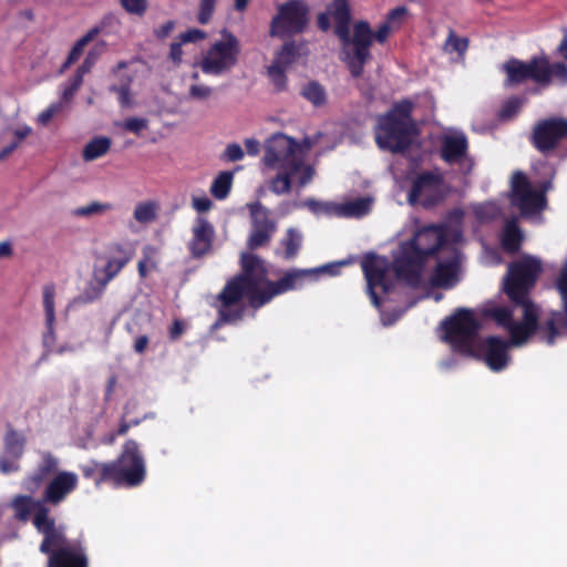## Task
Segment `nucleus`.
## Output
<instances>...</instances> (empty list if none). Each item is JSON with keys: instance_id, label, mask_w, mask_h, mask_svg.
Segmentation results:
<instances>
[{"instance_id": "obj_1", "label": "nucleus", "mask_w": 567, "mask_h": 567, "mask_svg": "<svg viewBox=\"0 0 567 567\" xmlns=\"http://www.w3.org/2000/svg\"><path fill=\"white\" fill-rule=\"evenodd\" d=\"M311 269H290L276 281L268 279L265 261L256 254L241 252L240 272L228 279L217 295L218 318L212 326L217 329L225 323H234L243 319L246 298L252 309H259L275 297L302 287Z\"/></svg>"}, {"instance_id": "obj_2", "label": "nucleus", "mask_w": 567, "mask_h": 567, "mask_svg": "<svg viewBox=\"0 0 567 567\" xmlns=\"http://www.w3.org/2000/svg\"><path fill=\"white\" fill-rule=\"evenodd\" d=\"M446 243L447 231L444 225L420 228L412 238L400 243L398 255L393 259L396 278L417 287L426 260L436 255Z\"/></svg>"}, {"instance_id": "obj_3", "label": "nucleus", "mask_w": 567, "mask_h": 567, "mask_svg": "<svg viewBox=\"0 0 567 567\" xmlns=\"http://www.w3.org/2000/svg\"><path fill=\"white\" fill-rule=\"evenodd\" d=\"M413 109V102L405 99L378 117L375 143L381 150L403 153L410 148L416 133Z\"/></svg>"}, {"instance_id": "obj_4", "label": "nucleus", "mask_w": 567, "mask_h": 567, "mask_svg": "<svg viewBox=\"0 0 567 567\" xmlns=\"http://www.w3.org/2000/svg\"><path fill=\"white\" fill-rule=\"evenodd\" d=\"M506 74L504 85L514 87L532 80L539 86H548L553 79L567 83V66L561 62L550 63L546 55L533 56L529 61L508 59L502 66Z\"/></svg>"}, {"instance_id": "obj_5", "label": "nucleus", "mask_w": 567, "mask_h": 567, "mask_svg": "<svg viewBox=\"0 0 567 567\" xmlns=\"http://www.w3.org/2000/svg\"><path fill=\"white\" fill-rule=\"evenodd\" d=\"M543 271L542 261L529 255L512 261L503 278V291L512 305L535 303L530 293Z\"/></svg>"}, {"instance_id": "obj_6", "label": "nucleus", "mask_w": 567, "mask_h": 567, "mask_svg": "<svg viewBox=\"0 0 567 567\" xmlns=\"http://www.w3.org/2000/svg\"><path fill=\"white\" fill-rule=\"evenodd\" d=\"M391 25L383 22L375 32L372 31L369 22L358 21L353 27V35L350 44H352L351 51H344V63L352 78L359 79L364 72V65L371 59L370 48L373 40L379 43H384L390 34Z\"/></svg>"}, {"instance_id": "obj_7", "label": "nucleus", "mask_w": 567, "mask_h": 567, "mask_svg": "<svg viewBox=\"0 0 567 567\" xmlns=\"http://www.w3.org/2000/svg\"><path fill=\"white\" fill-rule=\"evenodd\" d=\"M515 307L523 308V320L513 321L507 329L509 333L511 346L520 347L528 342V340L537 334L538 339L548 346L555 344L557 340V331L555 328V320L547 317L542 322L539 321V308L536 303L514 305Z\"/></svg>"}, {"instance_id": "obj_8", "label": "nucleus", "mask_w": 567, "mask_h": 567, "mask_svg": "<svg viewBox=\"0 0 567 567\" xmlns=\"http://www.w3.org/2000/svg\"><path fill=\"white\" fill-rule=\"evenodd\" d=\"M32 495L31 493L16 495L10 502V507L19 522H28L32 516L34 528L43 536L42 549L47 550L48 544L56 537L54 532L59 525L51 516L50 508L45 506L42 497L34 498Z\"/></svg>"}, {"instance_id": "obj_9", "label": "nucleus", "mask_w": 567, "mask_h": 567, "mask_svg": "<svg viewBox=\"0 0 567 567\" xmlns=\"http://www.w3.org/2000/svg\"><path fill=\"white\" fill-rule=\"evenodd\" d=\"M55 539L42 549V543L39 546L40 553L48 556L47 567H89V557L85 540L82 537L68 539L64 527L59 525L55 528Z\"/></svg>"}, {"instance_id": "obj_10", "label": "nucleus", "mask_w": 567, "mask_h": 567, "mask_svg": "<svg viewBox=\"0 0 567 567\" xmlns=\"http://www.w3.org/2000/svg\"><path fill=\"white\" fill-rule=\"evenodd\" d=\"M109 463L112 470L113 487H135L145 480V460L138 443L132 439L125 441L120 455Z\"/></svg>"}, {"instance_id": "obj_11", "label": "nucleus", "mask_w": 567, "mask_h": 567, "mask_svg": "<svg viewBox=\"0 0 567 567\" xmlns=\"http://www.w3.org/2000/svg\"><path fill=\"white\" fill-rule=\"evenodd\" d=\"M220 33L223 39L213 43L199 62L205 74L218 76L229 72L238 63L241 51L239 40L227 29Z\"/></svg>"}, {"instance_id": "obj_12", "label": "nucleus", "mask_w": 567, "mask_h": 567, "mask_svg": "<svg viewBox=\"0 0 567 567\" xmlns=\"http://www.w3.org/2000/svg\"><path fill=\"white\" fill-rule=\"evenodd\" d=\"M444 340L455 350L472 353L473 341L480 330V322L470 309L460 308L441 323Z\"/></svg>"}, {"instance_id": "obj_13", "label": "nucleus", "mask_w": 567, "mask_h": 567, "mask_svg": "<svg viewBox=\"0 0 567 567\" xmlns=\"http://www.w3.org/2000/svg\"><path fill=\"white\" fill-rule=\"evenodd\" d=\"M309 7L302 0H288L280 4L270 21L269 35L286 39L302 33L309 23Z\"/></svg>"}, {"instance_id": "obj_14", "label": "nucleus", "mask_w": 567, "mask_h": 567, "mask_svg": "<svg viewBox=\"0 0 567 567\" xmlns=\"http://www.w3.org/2000/svg\"><path fill=\"white\" fill-rule=\"evenodd\" d=\"M391 266L393 262L384 256H379L374 252H368L361 260V268L367 280V289L371 302L375 307H381L382 300L378 293L380 290L386 295L393 289V281L390 278Z\"/></svg>"}, {"instance_id": "obj_15", "label": "nucleus", "mask_w": 567, "mask_h": 567, "mask_svg": "<svg viewBox=\"0 0 567 567\" xmlns=\"http://www.w3.org/2000/svg\"><path fill=\"white\" fill-rule=\"evenodd\" d=\"M264 163L269 168L300 171L302 156L298 143L282 133H275L266 142Z\"/></svg>"}, {"instance_id": "obj_16", "label": "nucleus", "mask_w": 567, "mask_h": 567, "mask_svg": "<svg viewBox=\"0 0 567 567\" xmlns=\"http://www.w3.org/2000/svg\"><path fill=\"white\" fill-rule=\"evenodd\" d=\"M250 216V231L246 240L248 252L267 247L277 233V220L271 218L268 207L256 200L246 205Z\"/></svg>"}, {"instance_id": "obj_17", "label": "nucleus", "mask_w": 567, "mask_h": 567, "mask_svg": "<svg viewBox=\"0 0 567 567\" xmlns=\"http://www.w3.org/2000/svg\"><path fill=\"white\" fill-rule=\"evenodd\" d=\"M444 177L439 171H425L420 173L412 183L408 194V200L411 205L420 204L429 209L443 202L445 193L443 192Z\"/></svg>"}, {"instance_id": "obj_18", "label": "nucleus", "mask_w": 567, "mask_h": 567, "mask_svg": "<svg viewBox=\"0 0 567 567\" xmlns=\"http://www.w3.org/2000/svg\"><path fill=\"white\" fill-rule=\"evenodd\" d=\"M564 141H567V118L548 117L533 128L532 144L543 154L554 151Z\"/></svg>"}, {"instance_id": "obj_19", "label": "nucleus", "mask_w": 567, "mask_h": 567, "mask_svg": "<svg viewBox=\"0 0 567 567\" xmlns=\"http://www.w3.org/2000/svg\"><path fill=\"white\" fill-rule=\"evenodd\" d=\"M330 16L333 18L336 22V35L340 39L343 47L349 45L351 41V10L349 6V0H332V2L328 7V12H321L318 14L317 24L318 28L323 32H327L331 27Z\"/></svg>"}, {"instance_id": "obj_20", "label": "nucleus", "mask_w": 567, "mask_h": 567, "mask_svg": "<svg viewBox=\"0 0 567 567\" xmlns=\"http://www.w3.org/2000/svg\"><path fill=\"white\" fill-rule=\"evenodd\" d=\"M6 427L3 452L0 456V472L2 474H10L19 472L21 468L20 460L25 451L27 436L23 432L14 429L11 423H7Z\"/></svg>"}, {"instance_id": "obj_21", "label": "nucleus", "mask_w": 567, "mask_h": 567, "mask_svg": "<svg viewBox=\"0 0 567 567\" xmlns=\"http://www.w3.org/2000/svg\"><path fill=\"white\" fill-rule=\"evenodd\" d=\"M40 460L35 468L27 474L21 482L24 491L35 494L44 483H48L60 471V458L50 451H40Z\"/></svg>"}, {"instance_id": "obj_22", "label": "nucleus", "mask_w": 567, "mask_h": 567, "mask_svg": "<svg viewBox=\"0 0 567 567\" xmlns=\"http://www.w3.org/2000/svg\"><path fill=\"white\" fill-rule=\"evenodd\" d=\"M511 342L498 336H488L482 340V359L491 371L501 372L507 368L511 361Z\"/></svg>"}, {"instance_id": "obj_23", "label": "nucleus", "mask_w": 567, "mask_h": 567, "mask_svg": "<svg viewBox=\"0 0 567 567\" xmlns=\"http://www.w3.org/2000/svg\"><path fill=\"white\" fill-rule=\"evenodd\" d=\"M79 485V477L74 472L61 471L45 485L42 499L45 506H58L73 493Z\"/></svg>"}, {"instance_id": "obj_24", "label": "nucleus", "mask_w": 567, "mask_h": 567, "mask_svg": "<svg viewBox=\"0 0 567 567\" xmlns=\"http://www.w3.org/2000/svg\"><path fill=\"white\" fill-rule=\"evenodd\" d=\"M215 228L213 224L203 216L194 220L192 227V239L188 243V250L194 259H200L213 251L215 240Z\"/></svg>"}, {"instance_id": "obj_25", "label": "nucleus", "mask_w": 567, "mask_h": 567, "mask_svg": "<svg viewBox=\"0 0 567 567\" xmlns=\"http://www.w3.org/2000/svg\"><path fill=\"white\" fill-rule=\"evenodd\" d=\"M134 250L118 243L107 246L102 259L105 265L101 269H96L97 274L106 281L111 282L123 268L133 259Z\"/></svg>"}, {"instance_id": "obj_26", "label": "nucleus", "mask_w": 567, "mask_h": 567, "mask_svg": "<svg viewBox=\"0 0 567 567\" xmlns=\"http://www.w3.org/2000/svg\"><path fill=\"white\" fill-rule=\"evenodd\" d=\"M467 150L465 135H446L442 141L441 157L449 164L458 163L466 156Z\"/></svg>"}, {"instance_id": "obj_27", "label": "nucleus", "mask_w": 567, "mask_h": 567, "mask_svg": "<svg viewBox=\"0 0 567 567\" xmlns=\"http://www.w3.org/2000/svg\"><path fill=\"white\" fill-rule=\"evenodd\" d=\"M81 473L84 478L94 482L95 486L102 484H110L113 486L112 470L109 462H97L90 460L89 462L80 465Z\"/></svg>"}, {"instance_id": "obj_28", "label": "nucleus", "mask_w": 567, "mask_h": 567, "mask_svg": "<svg viewBox=\"0 0 567 567\" xmlns=\"http://www.w3.org/2000/svg\"><path fill=\"white\" fill-rule=\"evenodd\" d=\"M109 284V281H106L97 274V270H94L93 279L90 280L82 292L73 299V303L90 305L100 300L103 297Z\"/></svg>"}, {"instance_id": "obj_29", "label": "nucleus", "mask_w": 567, "mask_h": 567, "mask_svg": "<svg viewBox=\"0 0 567 567\" xmlns=\"http://www.w3.org/2000/svg\"><path fill=\"white\" fill-rule=\"evenodd\" d=\"M457 265L454 261L439 262L430 279L435 288L450 289L456 282Z\"/></svg>"}, {"instance_id": "obj_30", "label": "nucleus", "mask_w": 567, "mask_h": 567, "mask_svg": "<svg viewBox=\"0 0 567 567\" xmlns=\"http://www.w3.org/2000/svg\"><path fill=\"white\" fill-rule=\"evenodd\" d=\"M302 234L298 229L289 227L279 243L282 248L281 257L285 260L295 259L302 247Z\"/></svg>"}, {"instance_id": "obj_31", "label": "nucleus", "mask_w": 567, "mask_h": 567, "mask_svg": "<svg viewBox=\"0 0 567 567\" xmlns=\"http://www.w3.org/2000/svg\"><path fill=\"white\" fill-rule=\"evenodd\" d=\"M524 239L523 233L515 219L508 220L505 224L501 237V244L505 251L515 254L520 249Z\"/></svg>"}, {"instance_id": "obj_32", "label": "nucleus", "mask_w": 567, "mask_h": 567, "mask_svg": "<svg viewBox=\"0 0 567 567\" xmlns=\"http://www.w3.org/2000/svg\"><path fill=\"white\" fill-rule=\"evenodd\" d=\"M511 203L523 214H535L544 208L546 198L543 193L532 189L516 199H512Z\"/></svg>"}, {"instance_id": "obj_33", "label": "nucleus", "mask_w": 567, "mask_h": 567, "mask_svg": "<svg viewBox=\"0 0 567 567\" xmlns=\"http://www.w3.org/2000/svg\"><path fill=\"white\" fill-rule=\"evenodd\" d=\"M234 174L233 171H223L214 178L210 185V194L214 198L221 200L229 195Z\"/></svg>"}, {"instance_id": "obj_34", "label": "nucleus", "mask_w": 567, "mask_h": 567, "mask_svg": "<svg viewBox=\"0 0 567 567\" xmlns=\"http://www.w3.org/2000/svg\"><path fill=\"white\" fill-rule=\"evenodd\" d=\"M100 28L94 27L87 31L82 38H80L72 47L65 62L62 65L61 72L65 69L70 68L74 62H76L82 55L84 48L94 40V38L100 33Z\"/></svg>"}, {"instance_id": "obj_35", "label": "nucleus", "mask_w": 567, "mask_h": 567, "mask_svg": "<svg viewBox=\"0 0 567 567\" xmlns=\"http://www.w3.org/2000/svg\"><path fill=\"white\" fill-rule=\"evenodd\" d=\"M279 173L269 181V189L276 195L288 194L291 190V178L299 173L290 168H278Z\"/></svg>"}, {"instance_id": "obj_36", "label": "nucleus", "mask_w": 567, "mask_h": 567, "mask_svg": "<svg viewBox=\"0 0 567 567\" xmlns=\"http://www.w3.org/2000/svg\"><path fill=\"white\" fill-rule=\"evenodd\" d=\"M300 94L315 107L323 106L328 100L324 86L321 85L318 81L308 82L306 85H303Z\"/></svg>"}, {"instance_id": "obj_37", "label": "nucleus", "mask_w": 567, "mask_h": 567, "mask_svg": "<svg viewBox=\"0 0 567 567\" xmlns=\"http://www.w3.org/2000/svg\"><path fill=\"white\" fill-rule=\"evenodd\" d=\"M55 286L48 284L43 287V308L45 313V323L48 332L53 334V326L55 321Z\"/></svg>"}, {"instance_id": "obj_38", "label": "nucleus", "mask_w": 567, "mask_h": 567, "mask_svg": "<svg viewBox=\"0 0 567 567\" xmlns=\"http://www.w3.org/2000/svg\"><path fill=\"white\" fill-rule=\"evenodd\" d=\"M299 55V48L293 40L286 41L282 47L276 52L275 59L271 64L287 69L290 66Z\"/></svg>"}, {"instance_id": "obj_39", "label": "nucleus", "mask_w": 567, "mask_h": 567, "mask_svg": "<svg viewBox=\"0 0 567 567\" xmlns=\"http://www.w3.org/2000/svg\"><path fill=\"white\" fill-rule=\"evenodd\" d=\"M111 147V140L106 136H100L91 140L83 150V158L86 162L94 161L105 155Z\"/></svg>"}, {"instance_id": "obj_40", "label": "nucleus", "mask_w": 567, "mask_h": 567, "mask_svg": "<svg viewBox=\"0 0 567 567\" xmlns=\"http://www.w3.org/2000/svg\"><path fill=\"white\" fill-rule=\"evenodd\" d=\"M484 315L487 318L493 319L498 327L508 329L514 321L513 311L506 306H493L484 310Z\"/></svg>"}, {"instance_id": "obj_41", "label": "nucleus", "mask_w": 567, "mask_h": 567, "mask_svg": "<svg viewBox=\"0 0 567 567\" xmlns=\"http://www.w3.org/2000/svg\"><path fill=\"white\" fill-rule=\"evenodd\" d=\"M372 198L359 197L342 205V210L347 216L362 217L371 210Z\"/></svg>"}, {"instance_id": "obj_42", "label": "nucleus", "mask_w": 567, "mask_h": 567, "mask_svg": "<svg viewBox=\"0 0 567 567\" xmlns=\"http://www.w3.org/2000/svg\"><path fill=\"white\" fill-rule=\"evenodd\" d=\"M470 41L467 38H460L454 30H450L444 42V50L449 53L456 52L464 55L468 49Z\"/></svg>"}, {"instance_id": "obj_43", "label": "nucleus", "mask_w": 567, "mask_h": 567, "mask_svg": "<svg viewBox=\"0 0 567 567\" xmlns=\"http://www.w3.org/2000/svg\"><path fill=\"white\" fill-rule=\"evenodd\" d=\"M114 208L111 203H99L92 202L86 206L78 207L72 210V215L75 217H89L95 214H103Z\"/></svg>"}, {"instance_id": "obj_44", "label": "nucleus", "mask_w": 567, "mask_h": 567, "mask_svg": "<svg viewBox=\"0 0 567 567\" xmlns=\"http://www.w3.org/2000/svg\"><path fill=\"white\" fill-rule=\"evenodd\" d=\"M532 189L527 176L523 172H515L512 177L511 200Z\"/></svg>"}, {"instance_id": "obj_45", "label": "nucleus", "mask_w": 567, "mask_h": 567, "mask_svg": "<svg viewBox=\"0 0 567 567\" xmlns=\"http://www.w3.org/2000/svg\"><path fill=\"white\" fill-rule=\"evenodd\" d=\"M134 218L141 224H147L156 218V205L152 202L138 203L134 209Z\"/></svg>"}, {"instance_id": "obj_46", "label": "nucleus", "mask_w": 567, "mask_h": 567, "mask_svg": "<svg viewBox=\"0 0 567 567\" xmlns=\"http://www.w3.org/2000/svg\"><path fill=\"white\" fill-rule=\"evenodd\" d=\"M548 317L555 320L557 338L567 334V298L561 300V310L551 311Z\"/></svg>"}, {"instance_id": "obj_47", "label": "nucleus", "mask_w": 567, "mask_h": 567, "mask_svg": "<svg viewBox=\"0 0 567 567\" xmlns=\"http://www.w3.org/2000/svg\"><path fill=\"white\" fill-rule=\"evenodd\" d=\"M286 70L274 64L268 68V75L277 91H284L287 87Z\"/></svg>"}, {"instance_id": "obj_48", "label": "nucleus", "mask_w": 567, "mask_h": 567, "mask_svg": "<svg viewBox=\"0 0 567 567\" xmlns=\"http://www.w3.org/2000/svg\"><path fill=\"white\" fill-rule=\"evenodd\" d=\"M82 84L83 80L80 79V75L73 74L69 79L68 83L63 85L61 95L62 101L65 103L72 101V99L74 97L75 93L79 91Z\"/></svg>"}, {"instance_id": "obj_49", "label": "nucleus", "mask_w": 567, "mask_h": 567, "mask_svg": "<svg viewBox=\"0 0 567 567\" xmlns=\"http://www.w3.org/2000/svg\"><path fill=\"white\" fill-rule=\"evenodd\" d=\"M216 0H200L199 9L197 13L198 23L205 25L207 24L215 12Z\"/></svg>"}, {"instance_id": "obj_50", "label": "nucleus", "mask_w": 567, "mask_h": 567, "mask_svg": "<svg viewBox=\"0 0 567 567\" xmlns=\"http://www.w3.org/2000/svg\"><path fill=\"white\" fill-rule=\"evenodd\" d=\"M122 8L130 14L143 17L147 11V0H120Z\"/></svg>"}, {"instance_id": "obj_51", "label": "nucleus", "mask_w": 567, "mask_h": 567, "mask_svg": "<svg viewBox=\"0 0 567 567\" xmlns=\"http://www.w3.org/2000/svg\"><path fill=\"white\" fill-rule=\"evenodd\" d=\"M408 14V9L404 6L396 7L389 11L386 14V20L384 22L389 23L392 29H398L401 27L404 18Z\"/></svg>"}, {"instance_id": "obj_52", "label": "nucleus", "mask_w": 567, "mask_h": 567, "mask_svg": "<svg viewBox=\"0 0 567 567\" xmlns=\"http://www.w3.org/2000/svg\"><path fill=\"white\" fill-rule=\"evenodd\" d=\"M555 288L560 296V300L567 298V258L564 260L563 266L557 275Z\"/></svg>"}, {"instance_id": "obj_53", "label": "nucleus", "mask_w": 567, "mask_h": 567, "mask_svg": "<svg viewBox=\"0 0 567 567\" xmlns=\"http://www.w3.org/2000/svg\"><path fill=\"white\" fill-rule=\"evenodd\" d=\"M245 156V153L241 146L237 143L228 144L221 155V159L226 162H238L241 161Z\"/></svg>"}, {"instance_id": "obj_54", "label": "nucleus", "mask_w": 567, "mask_h": 567, "mask_svg": "<svg viewBox=\"0 0 567 567\" xmlns=\"http://www.w3.org/2000/svg\"><path fill=\"white\" fill-rule=\"evenodd\" d=\"M147 125L148 122L146 118L130 117L125 120L123 127L124 130L138 135L143 130L147 128Z\"/></svg>"}, {"instance_id": "obj_55", "label": "nucleus", "mask_w": 567, "mask_h": 567, "mask_svg": "<svg viewBox=\"0 0 567 567\" xmlns=\"http://www.w3.org/2000/svg\"><path fill=\"white\" fill-rule=\"evenodd\" d=\"M212 93L213 89L210 86L200 84L190 85L188 91L189 97L194 100H206L212 95Z\"/></svg>"}, {"instance_id": "obj_56", "label": "nucleus", "mask_w": 567, "mask_h": 567, "mask_svg": "<svg viewBox=\"0 0 567 567\" xmlns=\"http://www.w3.org/2000/svg\"><path fill=\"white\" fill-rule=\"evenodd\" d=\"M522 105L523 100L517 96H513L504 103L502 109V115L506 117L512 116L520 109Z\"/></svg>"}, {"instance_id": "obj_57", "label": "nucleus", "mask_w": 567, "mask_h": 567, "mask_svg": "<svg viewBox=\"0 0 567 567\" xmlns=\"http://www.w3.org/2000/svg\"><path fill=\"white\" fill-rule=\"evenodd\" d=\"M184 43L177 39V41H174L171 43L169 48V60L174 63V65L178 66L181 65L183 61V49L182 45Z\"/></svg>"}, {"instance_id": "obj_58", "label": "nucleus", "mask_w": 567, "mask_h": 567, "mask_svg": "<svg viewBox=\"0 0 567 567\" xmlns=\"http://www.w3.org/2000/svg\"><path fill=\"white\" fill-rule=\"evenodd\" d=\"M206 33L199 29H189L178 35V40L183 43L197 42L205 39Z\"/></svg>"}, {"instance_id": "obj_59", "label": "nucleus", "mask_w": 567, "mask_h": 567, "mask_svg": "<svg viewBox=\"0 0 567 567\" xmlns=\"http://www.w3.org/2000/svg\"><path fill=\"white\" fill-rule=\"evenodd\" d=\"M111 91L117 93L121 106L127 107L131 105V92L127 85L113 86Z\"/></svg>"}, {"instance_id": "obj_60", "label": "nucleus", "mask_w": 567, "mask_h": 567, "mask_svg": "<svg viewBox=\"0 0 567 567\" xmlns=\"http://www.w3.org/2000/svg\"><path fill=\"white\" fill-rule=\"evenodd\" d=\"M61 111V104L55 103L51 104L48 109H45L43 112L39 114L38 121L42 125H47L52 117Z\"/></svg>"}, {"instance_id": "obj_61", "label": "nucleus", "mask_w": 567, "mask_h": 567, "mask_svg": "<svg viewBox=\"0 0 567 567\" xmlns=\"http://www.w3.org/2000/svg\"><path fill=\"white\" fill-rule=\"evenodd\" d=\"M175 29V22L169 20L154 30V35L157 40L166 39Z\"/></svg>"}, {"instance_id": "obj_62", "label": "nucleus", "mask_w": 567, "mask_h": 567, "mask_svg": "<svg viewBox=\"0 0 567 567\" xmlns=\"http://www.w3.org/2000/svg\"><path fill=\"white\" fill-rule=\"evenodd\" d=\"M185 322L181 319H175L169 328L168 336L172 341L177 340L185 331Z\"/></svg>"}, {"instance_id": "obj_63", "label": "nucleus", "mask_w": 567, "mask_h": 567, "mask_svg": "<svg viewBox=\"0 0 567 567\" xmlns=\"http://www.w3.org/2000/svg\"><path fill=\"white\" fill-rule=\"evenodd\" d=\"M212 206H213V202L206 196L193 198V207L198 213L207 212L212 208Z\"/></svg>"}, {"instance_id": "obj_64", "label": "nucleus", "mask_w": 567, "mask_h": 567, "mask_svg": "<svg viewBox=\"0 0 567 567\" xmlns=\"http://www.w3.org/2000/svg\"><path fill=\"white\" fill-rule=\"evenodd\" d=\"M299 172H301V174H300V176L298 178V184H299L300 187H303L308 183H310V181L313 177L315 171H313V168L311 166L302 164V167L300 168Z\"/></svg>"}]
</instances>
